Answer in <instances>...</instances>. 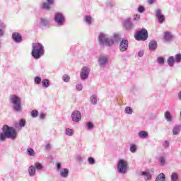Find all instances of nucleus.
Masks as SVG:
<instances>
[{
  "mask_svg": "<svg viewBox=\"0 0 181 181\" xmlns=\"http://www.w3.org/2000/svg\"><path fill=\"white\" fill-rule=\"evenodd\" d=\"M0 28L1 29H5L6 28V25H5V23L0 21Z\"/></svg>",
  "mask_w": 181,
  "mask_h": 181,
  "instance_id": "51",
  "label": "nucleus"
},
{
  "mask_svg": "<svg viewBox=\"0 0 181 181\" xmlns=\"http://www.w3.org/2000/svg\"><path fill=\"white\" fill-rule=\"evenodd\" d=\"M123 26L127 30H131L134 29V23L131 20L127 19L124 21Z\"/></svg>",
  "mask_w": 181,
  "mask_h": 181,
  "instance_id": "13",
  "label": "nucleus"
},
{
  "mask_svg": "<svg viewBox=\"0 0 181 181\" xmlns=\"http://www.w3.org/2000/svg\"><path fill=\"white\" fill-rule=\"evenodd\" d=\"M141 18V16L138 15V14H136L134 15V21H139V18Z\"/></svg>",
  "mask_w": 181,
  "mask_h": 181,
  "instance_id": "54",
  "label": "nucleus"
},
{
  "mask_svg": "<svg viewBox=\"0 0 181 181\" xmlns=\"http://www.w3.org/2000/svg\"><path fill=\"white\" fill-rule=\"evenodd\" d=\"M31 55L35 60H39L42 56H45V47L39 42L33 43Z\"/></svg>",
  "mask_w": 181,
  "mask_h": 181,
  "instance_id": "2",
  "label": "nucleus"
},
{
  "mask_svg": "<svg viewBox=\"0 0 181 181\" xmlns=\"http://www.w3.org/2000/svg\"><path fill=\"white\" fill-rule=\"evenodd\" d=\"M65 134L68 136H73V135L74 134V131H73V129L70 128H67L65 131Z\"/></svg>",
  "mask_w": 181,
  "mask_h": 181,
  "instance_id": "34",
  "label": "nucleus"
},
{
  "mask_svg": "<svg viewBox=\"0 0 181 181\" xmlns=\"http://www.w3.org/2000/svg\"><path fill=\"white\" fill-rule=\"evenodd\" d=\"M88 162L89 165H94V163H95V160L93 157H89L88 158Z\"/></svg>",
  "mask_w": 181,
  "mask_h": 181,
  "instance_id": "45",
  "label": "nucleus"
},
{
  "mask_svg": "<svg viewBox=\"0 0 181 181\" xmlns=\"http://www.w3.org/2000/svg\"><path fill=\"white\" fill-rule=\"evenodd\" d=\"M59 175L61 177L64 179H67L69 177V169L67 168H62L59 170Z\"/></svg>",
  "mask_w": 181,
  "mask_h": 181,
  "instance_id": "15",
  "label": "nucleus"
},
{
  "mask_svg": "<svg viewBox=\"0 0 181 181\" xmlns=\"http://www.w3.org/2000/svg\"><path fill=\"white\" fill-rule=\"evenodd\" d=\"M136 40H146L148 39V30L143 28L136 33L134 35Z\"/></svg>",
  "mask_w": 181,
  "mask_h": 181,
  "instance_id": "7",
  "label": "nucleus"
},
{
  "mask_svg": "<svg viewBox=\"0 0 181 181\" xmlns=\"http://www.w3.org/2000/svg\"><path fill=\"white\" fill-rule=\"evenodd\" d=\"M138 11L140 13H144V12H145V7H144V6H139L138 8Z\"/></svg>",
  "mask_w": 181,
  "mask_h": 181,
  "instance_id": "47",
  "label": "nucleus"
},
{
  "mask_svg": "<svg viewBox=\"0 0 181 181\" xmlns=\"http://www.w3.org/2000/svg\"><path fill=\"white\" fill-rule=\"evenodd\" d=\"M42 78H40V76H35L34 78V82L35 84H37V85L40 84V83H42Z\"/></svg>",
  "mask_w": 181,
  "mask_h": 181,
  "instance_id": "40",
  "label": "nucleus"
},
{
  "mask_svg": "<svg viewBox=\"0 0 181 181\" xmlns=\"http://www.w3.org/2000/svg\"><path fill=\"white\" fill-rule=\"evenodd\" d=\"M165 118L168 122H172V115H170V112L167 111L165 113Z\"/></svg>",
  "mask_w": 181,
  "mask_h": 181,
  "instance_id": "27",
  "label": "nucleus"
},
{
  "mask_svg": "<svg viewBox=\"0 0 181 181\" xmlns=\"http://www.w3.org/2000/svg\"><path fill=\"white\" fill-rule=\"evenodd\" d=\"M12 39L16 43H21L22 40H23L22 35L19 33H13Z\"/></svg>",
  "mask_w": 181,
  "mask_h": 181,
  "instance_id": "14",
  "label": "nucleus"
},
{
  "mask_svg": "<svg viewBox=\"0 0 181 181\" xmlns=\"http://www.w3.org/2000/svg\"><path fill=\"white\" fill-rule=\"evenodd\" d=\"M41 83L42 84V87H44L45 88L50 87V81L47 78L42 79Z\"/></svg>",
  "mask_w": 181,
  "mask_h": 181,
  "instance_id": "20",
  "label": "nucleus"
},
{
  "mask_svg": "<svg viewBox=\"0 0 181 181\" xmlns=\"http://www.w3.org/2000/svg\"><path fill=\"white\" fill-rule=\"evenodd\" d=\"M128 40H122L119 47V51L122 52H127L128 50Z\"/></svg>",
  "mask_w": 181,
  "mask_h": 181,
  "instance_id": "11",
  "label": "nucleus"
},
{
  "mask_svg": "<svg viewBox=\"0 0 181 181\" xmlns=\"http://www.w3.org/2000/svg\"><path fill=\"white\" fill-rule=\"evenodd\" d=\"M149 50L155 51L156 49H158V42L155 40L150 41L148 44Z\"/></svg>",
  "mask_w": 181,
  "mask_h": 181,
  "instance_id": "16",
  "label": "nucleus"
},
{
  "mask_svg": "<svg viewBox=\"0 0 181 181\" xmlns=\"http://www.w3.org/2000/svg\"><path fill=\"white\" fill-rule=\"evenodd\" d=\"M52 148V146L50 145V144H46L45 145V149L47 151H50V148Z\"/></svg>",
  "mask_w": 181,
  "mask_h": 181,
  "instance_id": "55",
  "label": "nucleus"
},
{
  "mask_svg": "<svg viewBox=\"0 0 181 181\" xmlns=\"http://www.w3.org/2000/svg\"><path fill=\"white\" fill-rule=\"evenodd\" d=\"M108 63H110V59L108 58V55L106 54H100L98 58V64L100 67L102 69H105L107 66H108Z\"/></svg>",
  "mask_w": 181,
  "mask_h": 181,
  "instance_id": "6",
  "label": "nucleus"
},
{
  "mask_svg": "<svg viewBox=\"0 0 181 181\" xmlns=\"http://www.w3.org/2000/svg\"><path fill=\"white\" fill-rule=\"evenodd\" d=\"M158 162L160 163L161 166H164L165 163H166V160H165V157H163V156L159 157Z\"/></svg>",
  "mask_w": 181,
  "mask_h": 181,
  "instance_id": "41",
  "label": "nucleus"
},
{
  "mask_svg": "<svg viewBox=\"0 0 181 181\" xmlns=\"http://www.w3.org/2000/svg\"><path fill=\"white\" fill-rule=\"evenodd\" d=\"M47 2H48V4H51V5H53L54 4V0H47Z\"/></svg>",
  "mask_w": 181,
  "mask_h": 181,
  "instance_id": "58",
  "label": "nucleus"
},
{
  "mask_svg": "<svg viewBox=\"0 0 181 181\" xmlns=\"http://www.w3.org/2000/svg\"><path fill=\"white\" fill-rule=\"evenodd\" d=\"M178 98L181 101V90L178 93Z\"/></svg>",
  "mask_w": 181,
  "mask_h": 181,
  "instance_id": "60",
  "label": "nucleus"
},
{
  "mask_svg": "<svg viewBox=\"0 0 181 181\" xmlns=\"http://www.w3.org/2000/svg\"><path fill=\"white\" fill-rule=\"evenodd\" d=\"M83 21L87 23V25H91V23H93V18L91 16H85Z\"/></svg>",
  "mask_w": 181,
  "mask_h": 181,
  "instance_id": "21",
  "label": "nucleus"
},
{
  "mask_svg": "<svg viewBox=\"0 0 181 181\" xmlns=\"http://www.w3.org/2000/svg\"><path fill=\"white\" fill-rule=\"evenodd\" d=\"M86 127L89 131H91V129H94V124H93L92 122H88L86 123Z\"/></svg>",
  "mask_w": 181,
  "mask_h": 181,
  "instance_id": "36",
  "label": "nucleus"
},
{
  "mask_svg": "<svg viewBox=\"0 0 181 181\" xmlns=\"http://www.w3.org/2000/svg\"><path fill=\"white\" fill-rule=\"evenodd\" d=\"M139 138H141L142 139H145V138H148V132L145 131H141L139 133Z\"/></svg>",
  "mask_w": 181,
  "mask_h": 181,
  "instance_id": "31",
  "label": "nucleus"
},
{
  "mask_svg": "<svg viewBox=\"0 0 181 181\" xmlns=\"http://www.w3.org/2000/svg\"><path fill=\"white\" fill-rule=\"evenodd\" d=\"M90 68L88 66H83L81 69V71L80 74V77L81 80H87L88 78V76H90Z\"/></svg>",
  "mask_w": 181,
  "mask_h": 181,
  "instance_id": "9",
  "label": "nucleus"
},
{
  "mask_svg": "<svg viewBox=\"0 0 181 181\" xmlns=\"http://www.w3.org/2000/svg\"><path fill=\"white\" fill-rule=\"evenodd\" d=\"M141 176L144 177V179L146 181L152 180V174H151L150 173H148L146 171H143L141 173Z\"/></svg>",
  "mask_w": 181,
  "mask_h": 181,
  "instance_id": "18",
  "label": "nucleus"
},
{
  "mask_svg": "<svg viewBox=\"0 0 181 181\" xmlns=\"http://www.w3.org/2000/svg\"><path fill=\"white\" fill-rule=\"evenodd\" d=\"M72 121L74 122H80L81 121V112L78 110H75L71 114Z\"/></svg>",
  "mask_w": 181,
  "mask_h": 181,
  "instance_id": "10",
  "label": "nucleus"
},
{
  "mask_svg": "<svg viewBox=\"0 0 181 181\" xmlns=\"http://www.w3.org/2000/svg\"><path fill=\"white\" fill-rule=\"evenodd\" d=\"M3 132L0 133V141L4 142L6 138L9 139H16V130L6 124L3 126Z\"/></svg>",
  "mask_w": 181,
  "mask_h": 181,
  "instance_id": "1",
  "label": "nucleus"
},
{
  "mask_svg": "<svg viewBox=\"0 0 181 181\" xmlns=\"http://www.w3.org/2000/svg\"><path fill=\"white\" fill-rule=\"evenodd\" d=\"M76 160H78V162H83V157L78 156H77Z\"/></svg>",
  "mask_w": 181,
  "mask_h": 181,
  "instance_id": "57",
  "label": "nucleus"
},
{
  "mask_svg": "<svg viewBox=\"0 0 181 181\" xmlns=\"http://www.w3.org/2000/svg\"><path fill=\"white\" fill-rule=\"evenodd\" d=\"M76 88L78 91H81V90H83V85L81 83H79L76 85Z\"/></svg>",
  "mask_w": 181,
  "mask_h": 181,
  "instance_id": "49",
  "label": "nucleus"
},
{
  "mask_svg": "<svg viewBox=\"0 0 181 181\" xmlns=\"http://www.w3.org/2000/svg\"><path fill=\"white\" fill-rule=\"evenodd\" d=\"M90 101L93 105H97V95H92L90 98Z\"/></svg>",
  "mask_w": 181,
  "mask_h": 181,
  "instance_id": "26",
  "label": "nucleus"
},
{
  "mask_svg": "<svg viewBox=\"0 0 181 181\" xmlns=\"http://www.w3.org/2000/svg\"><path fill=\"white\" fill-rule=\"evenodd\" d=\"M166 177L163 173H160L156 178L155 181H165Z\"/></svg>",
  "mask_w": 181,
  "mask_h": 181,
  "instance_id": "24",
  "label": "nucleus"
},
{
  "mask_svg": "<svg viewBox=\"0 0 181 181\" xmlns=\"http://www.w3.org/2000/svg\"><path fill=\"white\" fill-rule=\"evenodd\" d=\"M106 6L107 8H112V6H115V1H114V0H107Z\"/></svg>",
  "mask_w": 181,
  "mask_h": 181,
  "instance_id": "29",
  "label": "nucleus"
},
{
  "mask_svg": "<svg viewBox=\"0 0 181 181\" xmlns=\"http://www.w3.org/2000/svg\"><path fill=\"white\" fill-rule=\"evenodd\" d=\"M138 148L136 147V144H130L129 151L132 153H135L136 152Z\"/></svg>",
  "mask_w": 181,
  "mask_h": 181,
  "instance_id": "35",
  "label": "nucleus"
},
{
  "mask_svg": "<svg viewBox=\"0 0 181 181\" xmlns=\"http://www.w3.org/2000/svg\"><path fill=\"white\" fill-rule=\"evenodd\" d=\"M148 5H153V4H155V2H156V0H148Z\"/></svg>",
  "mask_w": 181,
  "mask_h": 181,
  "instance_id": "53",
  "label": "nucleus"
},
{
  "mask_svg": "<svg viewBox=\"0 0 181 181\" xmlns=\"http://www.w3.org/2000/svg\"><path fill=\"white\" fill-rule=\"evenodd\" d=\"M181 126L177 125L173 127V135H179V132H180Z\"/></svg>",
  "mask_w": 181,
  "mask_h": 181,
  "instance_id": "23",
  "label": "nucleus"
},
{
  "mask_svg": "<svg viewBox=\"0 0 181 181\" xmlns=\"http://www.w3.org/2000/svg\"><path fill=\"white\" fill-rule=\"evenodd\" d=\"M171 181L179 180V174L177 173H173L170 175Z\"/></svg>",
  "mask_w": 181,
  "mask_h": 181,
  "instance_id": "25",
  "label": "nucleus"
},
{
  "mask_svg": "<svg viewBox=\"0 0 181 181\" xmlns=\"http://www.w3.org/2000/svg\"><path fill=\"white\" fill-rule=\"evenodd\" d=\"M56 168H57V172H59L60 170H62V163H57Z\"/></svg>",
  "mask_w": 181,
  "mask_h": 181,
  "instance_id": "48",
  "label": "nucleus"
},
{
  "mask_svg": "<svg viewBox=\"0 0 181 181\" xmlns=\"http://www.w3.org/2000/svg\"><path fill=\"white\" fill-rule=\"evenodd\" d=\"M52 4L48 3V2H44L41 8L42 9H44L45 11H50V8H52Z\"/></svg>",
  "mask_w": 181,
  "mask_h": 181,
  "instance_id": "19",
  "label": "nucleus"
},
{
  "mask_svg": "<svg viewBox=\"0 0 181 181\" xmlns=\"http://www.w3.org/2000/svg\"><path fill=\"white\" fill-rule=\"evenodd\" d=\"M175 61L177 63H180V62H181V54H177L175 55Z\"/></svg>",
  "mask_w": 181,
  "mask_h": 181,
  "instance_id": "44",
  "label": "nucleus"
},
{
  "mask_svg": "<svg viewBox=\"0 0 181 181\" xmlns=\"http://www.w3.org/2000/svg\"><path fill=\"white\" fill-rule=\"evenodd\" d=\"M46 115H45V113H40V119H45Z\"/></svg>",
  "mask_w": 181,
  "mask_h": 181,
  "instance_id": "56",
  "label": "nucleus"
},
{
  "mask_svg": "<svg viewBox=\"0 0 181 181\" xmlns=\"http://www.w3.org/2000/svg\"><path fill=\"white\" fill-rule=\"evenodd\" d=\"M163 148H169V141H165L163 143Z\"/></svg>",
  "mask_w": 181,
  "mask_h": 181,
  "instance_id": "52",
  "label": "nucleus"
},
{
  "mask_svg": "<svg viewBox=\"0 0 181 181\" xmlns=\"http://www.w3.org/2000/svg\"><path fill=\"white\" fill-rule=\"evenodd\" d=\"M144 52L143 49H140L138 52L139 57H144Z\"/></svg>",
  "mask_w": 181,
  "mask_h": 181,
  "instance_id": "50",
  "label": "nucleus"
},
{
  "mask_svg": "<svg viewBox=\"0 0 181 181\" xmlns=\"http://www.w3.org/2000/svg\"><path fill=\"white\" fill-rule=\"evenodd\" d=\"M164 40H166V42H169V41L172 40V35L170 34V33L167 32L165 33Z\"/></svg>",
  "mask_w": 181,
  "mask_h": 181,
  "instance_id": "30",
  "label": "nucleus"
},
{
  "mask_svg": "<svg viewBox=\"0 0 181 181\" xmlns=\"http://www.w3.org/2000/svg\"><path fill=\"white\" fill-rule=\"evenodd\" d=\"M117 171L122 175L128 172V162L124 159L119 160L117 163Z\"/></svg>",
  "mask_w": 181,
  "mask_h": 181,
  "instance_id": "5",
  "label": "nucleus"
},
{
  "mask_svg": "<svg viewBox=\"0 0 181 181\" xmlns=\"http://www.w3.org/2000/svg\"><path fill=\"white\" fill-rule=\"evenodd\" d=\"M125 114H127L128 115H132V114L134 112V110L129 106H127L124 109Z\"/></svg>",
  "mask_w": 181,
  "mask_h": 181,
  "instance_id": "32",
  "label": "nucleus"
},
{
  "mask_svg": "<svg viewBox=\"0 0 181 181\" xmlns=\"http://www.w3.org/2000/svg\"><path fill=\"white\" fill-rule=\"evenodd\" d=\"M9 101L13 105V110L16 111V112H21L22 110V99L16 95H11Z\"/></svg>",
  "mask_w": 181,
  "mask_h": 181,
  "instance_id": "3",
  "label": "nucleus"
},
{
  "mask_svg": "<svg viewBox=\"0 0 181 181\" xmlns=\"http://www.w3.org/2000/svg\"><path fill=\"white\" fill-rule=\"evenodd\" d=\"M37 115H39V111H37V110H34L31 112V117L33 118H36Z\"/></svg>",
  "mask_w": 181,
  "mask_h": 181,
  "instance_id": "42",
  "label": "nucleus"
},
{
  "mask_svg": "<svg viewBox=\"0 0 181 181\" xmlns=\"http://www.w3.org/2000/svg\"><path fill=\"white\" fill-rule=\"evenodd\" d=\"M0 36H4V30L2 28H0Z\"/></svg>",
  "mask_w": 181,
  "mask_h": 181,
  "instance_id": "59",
  "label": "nucleus"
},
{
  "mask_svg": "<svg viewBox=\"0 0 181 181\" xmlns=\"http://www.w3.org/2000/svg\"><path fill=\"white\" fill-rule=\"evenodd\" d=\"M168 63V66H170V67H173V66L175 65V57L173 56H170L168 60H167Z\"/></svg>",
  "mask_w": 181,
  "mask_h": 181,
  "instance_id": "22",
  "label": "nucleus"
},
{
  "mask_svg": "<svg viewBox=\"0 0 181 181\" xmlns=\"http://www.w3.org/2000/svg\"><path fill=\"white\" fill-rule=\"evenodd\" d=\"M28 175L30 176V177L36 176V168H35V165H30L28 168Z\"/></svg>",
  "mask_w": 181,
  "mask_h": 181,
  "instance_id": "17",
  "label": "nucleus"
},
{
  "mask_svg": "<svg viewBox=\"0 0 181 181\" xmlns=\"http://www.w3.org/2000/svg\"><path fill=\"white\" fill-rule=\"evenodd\" d=\"M0 47H1V42H0Z\"/></svg>",
  "mask_w": 181,
  "mask_h": 181,
  "instance_id": "61",
  "label": "nucleus"
},
{
  "mask_svg": "<svg viewBox=\"0 0 181 181\" xmlns=\"http://www.w3.org/2000/svg\"><path fill=\"white\" fill-rule=\"evenodd\" d=\"M112 39H114L113 40H115V42H119V39H121V37L118 34H115Z\"/></svg>",
  "mask_w": 181,
  "mask_h": 181,
  "instance_id": "43",
  "label": "nucleus"
},
{
  "mask_svg": "<svg viewBox=\"0 0 181 181\" xmlns=\"http://www.w3.org/2000/svg\"><path fill=\"white\" fill-rule=\"evenodd\" d=\"M40 26H47L49 25V21L46 18H40Z\"/></svg>",
  "mask_w": 181,
  "mask_h": 181,
  "instance_id": "28",
  "label": "nucleus"
},
{
  "mask_svg": "<svg viewBox=\"0 0 181 181\" xmlns=\"http://www.w3.org/2000/svg\"><path fill=\"white\" fill-rule=\"evenodd\" d=\"M54 19L58 26H63L66 22V18L62 13H56Z\"/></svg>",
  "mask_w": 181,
  "mask_h": 181,
  "instance_id": "8",
  "label": "nucleus"
},
{
  "mask_svg": "<svg viewBox=\"0 0 181 181\" xmlns=\"http://www.w3.org/2000/svg\"><path fill=\"white\" fill-rule=\"evenodd\" d=\"M27 153L29 155V156H35V151L32 148L27 149Z\"/></svg>",
  "mask_w": 181,
  "mask_h": 181,
  "instance_id": "37",
  "label": "nucleus"
},
{
  "mask_svg": "<svg viewBox=\"0 0 181 181\" xmlns=\"http://www.w3.org/2000/svg\"><path fill=\"white\" fill-rule=\"evenodd\" d=\"M157 62L158 64H165V58L163 57H158L157 58Z\"/></svg>",
  "mask_w": 181,
  "mask_h": 181,
  "instance_id": "38",
  "label": "nucleus"
},
{
  "mask_svg": "<svg viewBox=\"0 0 181 181\" xmlns=\"http://www.w3.org/2000/svg\"><path fill=\"white\" fill-rule=\"evenodd\" d=\"M19 125L22 127H25V125H26V120H25V119H21L19 122Z\"/></svg>",
  "mask_w": 181,
  "mask_h": 181,
  "instance_id": "46",
  "label": "nucleus"
},
{
  "mask_svg": "<svg viewBox=\"0 0 181 181\" xmlns=\"http://www.w3.org/2000/svg\"><path fill=\"white\" fill-rule=\"evenodd\" d=\"M62 80H63V81H64V83H69L70 81V76H69L67 74H64L62 76Z\"/></svg>",
  "mask_w": 181,
  "mask_h": 181,
  "instance_id": "39",
  "label": "nucleus"
},
{
  "mask_svg": "<svg viewBox=\"0 0 181 181\" xmlns=\"http://www.w3.org/2000/svg\"><path fill=\"white\" fill-rule=\"evenodd\" d=\"M156 17L159 23H163V22H165V16L162 14V10L159 8L156 10Z\"/></svg>",
  "mask_w": 181,
  "mask_h": 181,
  "instance_id": "12",
  "label": "nucleus"
},
{
  "mask_svg": "<svg viewBox=\"0 0 181 181\" xmlns=\"http://www.w3.org/2000/svg\"><path fill=\"white\" fill-rule=\"evenodd\" d=\"M98 39L100 46H107L110 47L114 45V38L104 33H100Z\"/></svg>",
  "mask_w": 181,
  "mask_h": 181,
  "instance_id": "4",
  "label": "nucleus"
},
{
  "mask_svg": "<svg viewBox=\"0 0 181 181\" xmlns=\"http://www.w3.org/2000/svg\"><path fill=\"white\" fill-rule=\"evenodd\" d=\"M35 168V170H43V165H42V163L37 162L35 163L34 165Z\"/></svg>",
  "mask_w": 181,
  "mask_h": 181,
  "instance_id": "33",
  "label": "nucleus"
}]
</instances>
